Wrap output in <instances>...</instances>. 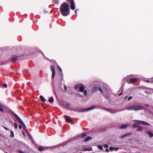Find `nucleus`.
<instances>
[{"label":"nucleus","mask_w":153,"mask_h":153,"mask_svg":"<svg viewBox=\"0 0 153 153\" xmlns=\"http://www.w3.org/2000/svg\"><path fill=\"white\" fill-rule=\"evenodd\" d=\"M60 10L62 14L64 16H67L69 15L70 9L69 4L66 2L62 4L60 7Z\"/></svg>","instance_id":"1"},{"label":"nucleus","mask_w":153,"mask_h":153,"mask_svg":"<svg viewBox=\"0 0 153 153\" xmlns=\"http://www.w3.org/2000/svg\"><path fill=\"white\" fill-rule=\"evenodd\" d=\"M99 91L100 94L102 95H104L107 91V89L106 88L103 86L102 87L100 86L97 87V86L94 87L92 89V91L93 92H97Z\"/></svg>","instance_id":"2"},{"label":"nucleus","mask_w":153,"mask_h":153,"mask_svg":"<svg viewBox=\"0 0 153 153\" xmlns=\"http://www.w3.org/2000/svg\"><path fill=\"white\" fill-rule=\"evenodd\" d=\"M134 122H135L136 123L134 124L133 125V127L135 128L138 127L139 126L138 124H141L143 125H146L149 126L150 124L149 123L144 121H140L139 120H134Z\"/></svg>","instance_id":"3"},{"label":"nucleus","mask_w":153,"mask_h":153,"mask_svg":"<svg viewBox=\"0 0 153 153\" xmlns=\"http://www.w3.org/2000/svg\"><path fill=\"white\" fill-rule=\"evenodd\" d=\"M143 107L141 105H135L131 106L127 108L128 110H139L142 109Z\"/></svg>","instance_id":"4"},{"label":"nucleus","mask_w":153,"mask_h":153,"mask_svg":"<svg viewBox=\"0 0 153 153\" xmlns=\"http://www.w3.org/2000/svg\"><path fill=\"white\" fill-rule=\"evenodd\" d=\"M12 113L13 114L16 118L22 125L25 129L26 130L27 129L26 126L22 120L19 118V117L18 116H17V114H15L14 112H13Z\"/></svg>","instance_id":"5"},{"label":"nucleus","mask_w":153,"mask_h":153,"mask_svg":"<svg viewBox=\"0 0 153 153\" xmlns=\"http://www.w3.org/2000/svg\"><path fill=\"white\" fill-rule=\"evenodd\" d=\"M85 86L82 84L78 90V91H80L81 92H83L85 96H86L87 93V91L86 90H85Z\"/></svg>","instance_id":"6"},{"label":"nucleus","mask_w":153,"mask_h":153,"mask_svg":"<svg viewBox=\"0 0 153 153\" xmlns=\"http://www.w3.org/2000/svg\"><path fill=\"white\" fill-rule=\"evenodd\" d=\"M51 69L52 72L51 78L52 79H53L55 76L56 72L54 67L53 65H51Z\"/></svg>","instance_id":"7"},{"label":"nucleus","mask_w":153,"mask_h":153,"mask_svg":"<svg viewBox=\"0 0 153 153\" xmlns=\"http://www.w3.org/2000/svg\"><path fill=\"white\" fill-rule=\"evenodd\" d=\"M144 92L148 94L153 95V89L150 88H147L145 90Z\"/></svg>","instance_id":"8"},{"label":"nucleus","mask_w":153,"mask_h":153,"mask_svg":"<svg viewBox=\"0 0 153 153\" xmlns=\"http://www.w3.org/2000/svg\"><path fill=\"white\" fill-rule=\"evenodd\" d=\"M96 108V106L95 105H94V106L91 107L90 108H85L84 109H83V110L81 111H80V112H85V111H88L89 110L94 109L95 108Z\"/></svg>","instance_id":"9"},{"label":"nucleus","mask_w":153,"mask_h":153,"mask_svg":"<svg viewBox=\"0 0 153 153\" xmlns=\"http://www.w3.org/2000/svg\"><path fill=\"white\" fill-rule=\"evenodd\" d=\"M137 81V78H131L130 80H127V82L130 84L131 83H133L136 82Z\"/></svg>","instance_id":"10"},{"label":"nucleus","mask_w":153,"mask_h":153,"mask_svg":"<svg viewBox=\"0 0 153 153\" xmlns=\"http://www.w3.org/2000/svg\"><path fill=\"white\" fill-rule=\"evenodd\" d=\"M63 79V75L62 73L61 75V77H59L56 78V81L58 82V83L60 84L62 83V80Z\"/></svg>","instance_id":"11"},{"label":"nucleus","mask_w":153,"mask_h":153,"mask_svg":"<svg viewBox=\"0 0 153 153\" xmlns=\"http://www.w3.org/2000/svg\"><path fill=\"white\" fill-rule=\"evenodd\" d=\"M82 84V83H79L75 85L74 86L75 89L76 90L78 89H79Z\"/></svg>","instance_id":"12"},{"label":"nucleus","mask_w":153,"mask_h":153,"mask_svg":"<svg viewBox=\"0 0 153 153\" xmlns=\"http://www.w3.org/2000/svg\"><path fill=\"white\" fill-rule=\"evenodd\" d=\"M128 126V124H123L121 126H120L119 127V128L120 129L126 128Z\"/></svg>","instance_id":"13"},{"label":"nucleus","mask_w":153,"mask_h":153,"mask_svg":"<svg viewBox=\"0 0 153 153\" xmlns=\"http://www.w3.org/2000/svg\"><path fill=\"white\" fill-rule=\"evenodd\" d=\"M65 118L66 121H68L69 123L72 122V120L70 117L68 116H65Z\"/></svg>","instance_id":"14"},{"label":"nucleus","mask_w":153,"mask_h":153,"mask_svg":"<svg viewBox=\"0 0 153 153\" xmlns=\"http://www.w3.org/2000/svg\"><path fill=\"white\" fill-rule=\"evenodd\" d=\"M146 134H148L150 137H152L153 136V134L151 131H146Z\"/></svg>","instance_id":"15"},{"label":"nucleus","mask_w":153,"mask_h":153,"mask_svg":"<svg viewBox=\"0 0 153 153\" xmlns=\"http://www.w3.org/2000/svg\"><path fill=\"white\" fill-rule=\"evenodd\" d=\"M107 110L108 112H109L111 114L116 113L117 112V111H114L110 109H107Z\"/></svg>","instance_id":"16"},{"label":"nucleus","mask_w":153,"mask_h":153,"mask_svg":"<svg viewBox=\"0 0 153 153\" xmlns=\"http://www.w3.org/2000/svg\"><path fill=\"white\" fill-rule=\"evenodd\" d=\"M131 134V133H129L126 134H124L121 136V137H120V138H123L125 137H126L127 136L130 135Z\"/></svg>","instance_id":"17"},{"label":"nucleus","mask_w":153,"mask_h":153,"mask_svg":"<svg viewBox=\"0 0 153 153\" xmlns=\"http://www.w3.org/2000/svg\"><path fill=\"white\" fill-rule=\"evenodd\" d=\"M122 87H123V86ZM122 88V90L121 91H118V96H121L122 94V93L123 92V90Z\"/></svg>","instance_id":"18"},{"label":"nucleus","mask_w":153,"mask_h":153,"mask_svg":"<svg viewBox=\"0 0 153 153\" xmlns=\"http://www.w3.org/2000/svg\"><path fill=\"white\" fill-rule=\"evenodd\" d=\"M92 138L90 137H87L85 140L84 142H87L89 140L91 139Z\"/></svg>","instance_id":"19"},{"label":"nucleus","mask_w":153,"mask_h":153,"mask_svg":"<svg viewBox=\"0 0 153 153\" xmlns=\"http://www.w3.org/2000/svg\"><path fill=\"white\" fill-rule=\"evenodd\" d=\"M143 127L141 126H139L137 128V131H141L143 129Z\"/></svg>","instance_id":"20"},{"label":"nucleus","mask_w":153,"mask_h":153,"mask_svg":"<svg viewBox=\"0 0 153 153\" xmlns=\"http://www.w3.org/2000/svg\"><path fill=\"white\" fill-rule=\"evenodd\" d=\"M41 100L43 102L46 101V100L43 96H40Z\"/></svg>","instance_id":"21"},{"label":"nucleus","mask_w":153,"mask_h":153,"mask_svg":"<svg viewBox=\"0 0 153 153\" xmlns=\"http://www.w3.org/2000/svg\"><path fill=\"white\" fill-rule=\"evenodd\" d=\"M3 106L0 104V111L2 112L3 111Z\"/></svg>","instance_id":"22"},{"label":"nucleus","mask_w":153,"mask_h":153,"mask_svg":"<svg viewBox=\"0 0 153 153\" xmlns=\"http://www.w3.org/2000/svg\"><path fill=\"white\" fill-rule=\"evenodd\" d=\"M18 60V58L17 57H13L12 58V61H15Z\"/></svg>","instance_id":"23"},{"label":"nucleus","mask_w":153,"mask_h":153,"mask_svg":"<svg viewBox=\"0 0 153 153\" xmlns=\"http://www.w3.org/2000/svg\"><path fill=\"white\" fill-rule=\"evenodd\" d=\"M53 97H51L49 100V102H53Z\"/></svg>","instance_id":"24"},{"label":"nucleus","mask_w":153,"mask_h":153,"mask_svg":"<svg viewBox=\"0 0 153 153\" xmlns=\"http://www.w3.org/2000/svg\"><path fill=\"white\" fill-rule=\"evenodd\" d=\"M38 149L40 151H42L44 150V148L43 147H40Z\"/></svg>","instance_id":"25"},{"label":"nucleus","mask_w":153,"mask_h":153,"mask_svg":"<svg viewBox=\"0 0 153 153\" xmlns=\"http://www.w3.org/2000/svg\"><path fill=\"white\" fill-rule=\"evenodd\" d=\"M10 137H14V135L13 132L12 131H11Z\"/></svg>","instance_id":"26"},{"label":"nucleus","mask_w":153,"mask_h":153,"mask_svg":"<svg viewBox=\"0 0 153 153\" xmlns=\"http://www.w3.org/2000/svg\"><path fill=\"white\" fill-rule=\"evenodd\" d=\"M86 134L85 133H83L82 135V138H83L86 137Z\"/></svg>","instance_id":"27"},{"label":"nucleus","mask_w":153,"mask_h":153,"mask_svg":"<svg viewBox=\"0 0 153 153\" xmlns=\"http://www.w3.org/2000/svg\"><path fill=\"white\" fill-rule=\"evenodd\" d=\"M146 82H150L151 81H153V78L151 79H150V80H146Z\"/></svg>","instance_id":"28"},{"label":"nucleus","mask_w":153,"mask_h":153,"mask_svg":"<svg viewBox=\"0 0 153 153\" xmlns=\"http://www.w3.org/2000/svg\"><path fill=\"white\" fill-rule=\"evenodd\" d=\"M97 147L100 149L102 150L103 149L102 146H98Z\"/></svg>","instance_id":"29"},{"label":"nucleus","mask_w":153,"mask_h":153,"mask_svg":"<svg viewBox=\"0 0 153 153\" xmlns=\"http://www.w3.org/2000/svg\"><path fill=\"white\" fill-rule=\"evenodd\" d=\"M3 86L5 88H6L7 87V84L6 83H3Z\"/></svg>","instance_id":"30"},{"label":"nucleus","mask_w":153,"mask_h":153,"mask_svg":"<svg viewBox=\"0 0 153 153\" xmlns=\"http://www.w3.org/2000/svg\"><path fill=\"white\" fill-rule=\"evenodd\" d=\"M14 126L16 128H17L18 126L16 123H14Z\"/></svg>","instance_id":"31"},{"label":"nucleus","mask_w":153,"mask_h":153,"mask_svg":"<svg viewBox=\"0 0 153 153\" xmlns=\"http://www.w3.org/2000/svg\"><path fill=\"white\" fill-rule=\"evenodd\" d=\"M132 96H130L128 98V100H127V101H129L130 100H131V99H132Z\"/></svg>","instance_id":"32"},{"label":"nucleus","mask_w":153,"mask_h":153,"mask_svg":"<svg viewBox=\"0 0 153 153\" xmlns=\"http://www.w3.org/2000/svg\"><path fill=\"white\" fill-rule=\"evenodd\" d=\"M103 146L105 148H108V144H105V145H104Z\"/></svg>","instance_id":"33"},{"label":"nucleus","mask_w":153,"mask_h":153,"mask_svg":"<svg viewBox=\"0 0 153 153\" xmlns=\"http://www.w3.org/2000/svg\"><path fill=\"white\" fill-rule=\"evenodd\" d=\"M64 88L65 90L66 91L67 90V88L66 85L65 84H64Z\"/></svg>","instance_id":"34"},{"label":"nucleus","mask_w":153,"mask_h":153,"mask_svg":"<svg viewBox=\"0 0 153 153\" xmlns=\"http://www.w3.org/2000/svg\"><path fill=\"white\" fill-rule=\"evenodd\" d=\"M114 148H114V147H110L109 148V149L110 150L112 151V150H113Z\"/></svg>","instance_id":"35"},{"label":"nucleus","mask_w":153,"mask_h":153,"mask_svg":"<svg viewBox=\"0 0 153 153\" xmlns=\"http://www.w3.org/2000/svg\"><path fill=\"white\" fill-rule=\"evenodd\" d=\"M58 68L59 69V71H60L61 72H62V69L59 66Z\"/></svg>","instance_id":"36"},{"label":"nucleus","mask_w":153,"mask_h":153,"mask_svg":"<svg viewBox=\"0 0 153 153\" xmlns=\"http://www.w3.org/2000/svg\"><path fill=\"white\" fill-rule=\"evenodd\" d=\"M19 153H25L24 152H23L21 150H19Z\"/></svg>","instance_id":"37"},{"label":"nucleus","mask_w":153,"mask_h":153,"mask_svg":"<svg viewBox=\"0 0 153 153\" xmlns=\"http://www.w3.org/2000/svg\"><path fill=\"white\" fill-rule=\"evenodd\" d=\"M19 127L20 129H21L22 128V126L21 125H19Z\"/></svg>","instance_id":"38"},{"label":"nucleus","mask_w":153,"mask_h":153,"mask_svg":"<svg viewBox=\"0 0 153 153\" xmlns=\"http://www.w3.org/2000/svg\"><path fill=\"white\" fill-rule=\"evenodd\" d=\"M75 13L76 14V16H77V12L76 10H75Z\"/></svg>","instance_id":"39"},{"label":"nucleus","mask_w":153,"mask_h":153,"mask_svg":"<svg viewBox=\"0 0 153 153\" xmlns=\"http://www.w3.org/2000/svg\"><path fill=\"white\" fill-rule=\"evenodd\" d=\"M68 106H70V104L69 103H67L66 104Z\"/></svg>","instance_id":"40"},{"label":"nucleus","mask_w":153,"mask_h":153,"mask_svg":"<svg viewBox=\"0 0 153 153\" xmlns=\"http://www.w3.org/2000/svg\"><path fill=\"white\" fill-rule=\"evenodd\" d=\"M127 96H126V97H125V98H124V100H126L127 99Z\"/></svg>","instance_id":"41"},{"label":"nucleus","mask_w":153,"mask_h":153,"mask_svg":"<svg viewBox=\"0 0 153 153\" xmlns=\"http://www.w3.org/2000/svg\"><path fill=\"white\" fill-rule=\"evenodd\" d=\"M106 150L107 152H108L109 151V150L107 149H106Z\"/></svg>","instance_id":"42"},{"label":"nucleus","mask_w":153,"mask_h":153,"mask_svg":"<svg viewBox=\"0 0 153 153\" xmlns=\"http://www.w3.org/2000/svg\"><path fill=\"white\" fill-rule=\"evenodd\" d=\"M114 149H115V150L116 151H117L118 150V148H115Z\"/></svg>","instance_id":"43"},{"label":"nucleus","mask_w":153,"mask_h":153,"mask_svg":"<svg viewBox=\"0 0 153 153\" xmlns=\"http://www.w3.org/2000/svg\"><path fill=\"white\" fill-rule=\"evenodd\" d=\"M44 12L45 13H48V12H47V11H44Z\"/></svg>","instance_id":"44"},{"label":"nucleus","mask_w":153,"mask_h":153,"mask_svg":"<svg viewBox=\"0 0 153 153\" xmlns=\"http://www.w3.org/2000/svg\"><path fill=\"white\" fill-rule=\"evenodd\" d=\"M4 128L6 129V130H8V129L5 127H4Z\"/></svg>","instance_id":"45"},{"label":"nucleus","mask_w":153,"mask_h":153,"mask_svg":"<svg viewBox=\"0 0 153 153\" xmlns=\"http://www.w3.org/2000/svg\"><path fill=\"white\" fill-rule=\"evenodd\" d=\"M106 98H107V97H107V96H106Z\"/></svg>","instance_id":"46"},{"label":"nucleus","mask_w":153,"mask_h":153,"mask_svg":"<svg viewBox=\"0 0 153 153\" xmlns=\"http://www.w3.org/2000/svg\"><path fill=\"white\" fill-rule=\"evenodd\" d=\"M88 150V149H87L86 150Z\"/></svg>","instance_id":"47"},{"label":"nucleus","mask_w":153,"mask_h":153,"mask_svg":"<svg viewBox=\"0 0 153 153\" xmlns=\"http://www.w3.org/2000/svg\"><path fill=\"white\" fill-rule=\"evenodd\" d=\"M129 76H128L127 77H128Z\"/></svg>","instance_id":"48"},{"label":"nucleus","mask_w":153,"mask_h":153,"mask_svg":"<svg viewBox=\"0 0 153 153\" xmlns=\"http://www.w3.org/2000/svg\"><path fill=\"white\" fill-rule=\"evenodd\" d=\"M6 153H7V152H6Z\"/></svg>","instance_id":"49"}]
</instances>
